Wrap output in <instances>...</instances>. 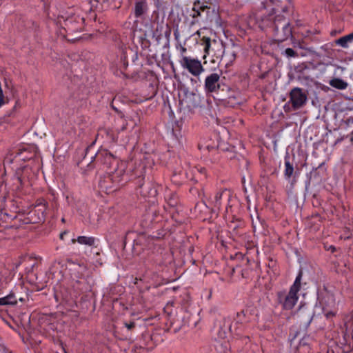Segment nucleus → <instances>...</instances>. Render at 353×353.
Returning <instances> with one entry per match:
<instances>
[{"label": "nucleus", "instance_id": "aec40b11", "mask_svg": "<svg viewBox=\"0 0 353 353\" xmlns=\"http://www.w3.org/2000/svg\"><path fill=\"white\" fill-rule=\"evenodd\" d=\"M222 195H223V192H216L215 194V195L214 196L212 202L214 203L215 207L219 208V206L221 205V200L222 198Z\"/></svg>", "mask_w": 353, "mask_h": 353}, {"label": "nucleus", "instance_id": "f3484780", "mask_svg": "<svg viewBox=\"0 0 353 353\" xmlns=\"http://www.w3.org/2000/svg\"><path fill=\"white\" fill-rule=\"evenodd\" d=\"M46 210L47 206L45 202L40 203L35 206L34 212H38L41 214V216H39V220H42L44 219Z\"/></svg>", "mask_w": 353, "mask_h": 353}, {"label": "nucleus", "instance_id": "2eb2a0df", "mask_svg": "<svg viewBox=\"0 0 353 353\" xmlns=\"http://www.w3.org/2000/svg\"><path fill=\"white\" fill-rule=\"evenodd\" d=\"M0 305H14L17 303V299L13 294H9L6 296L0 298Z\"/></svg>", "mask_w": 353, "mask_h": 353}, {"label": "nucleus", "instance_id": "6ab92c4d", "mask_svg": "<svg viewBox=\"0 0 353 353\" xmlns=\"http://www.w3.org/2000/svg\"><path fill=\"white\" fill-rule=\"evenodd\" d=\"M230 345L227 341L219 343L216 345V349L220 353H227V351L230 349Z\"/></svg>", "mask_w": 353, "mask_h": 353}, {"label": "nucleus", "instance_id": "cd10ccee", "mask_svg": "<svg viewBox=\"0 0 353 353\" xmlns=\"http://www.w3.org/2000/svg\"><path fill=\"white\" fill-rule=\"evenodd\" d=\"M196 34H198L199 36H200V31L199 30L196 31Z\"/></svg>", "mask_w": 353, "mask_h": 353}, {"label": "nucleus", "instance_id": "f03ea898", "mask_svg": "<svg viewBox=\"0 0 353 353\" xmlns=\"http://www.w3.org/2000/svg\"><path fill=\"white\" fill-rule=\"evenodd\" d=\"M203 41V45L204 46V58H205L206 54H210V52H213L214 55L217 58H223L226 57L228 56L230 57L229 61H232L235 59L236 57V53L235 52L232 51L230 54H225L224 53V46L221 41H219L216 40H212L209 37H203L201 39Z\"/></svg>", "mask_w": 353, "mask_h": 353}, {"label": "nucleus", "instance_id": "7ed1b4c3", "mask_svg": "<svg viewBox=\"0 0 353 353\" xmlns=\"http://www.w3.org/2000/svg\"><path fill=\"white\" fill-rule=\"evenodd\" d=\"M61 19L63 21V24L61 23V20L59 23L63 26V28L68 32H73L82 29L84 19L79 14L75 13L73 10L70 9L68 10L61 16Z\"/></svg>", "mask_w": 353, "mask_h": 353}, {"label": "nucleus", "instance_id": "423d86ee", "mask_svg": "<svg viewBox=\"0 0 353 353\" xmlns=\"http://www.w3.org/2000/svg\"><path fill=\"white\" fill-rule=\"evenodd\" d=\"M220 75L217 73H212L205 79V89L207 92H213L217 91L219 88Z\"/></svg>", "mask_w": 353, "mask_h": 353}, {"label": "nucleus", "instance_id": "bb28decb", "mask_svg": "<svg viewBox=\"0 0 353 353\" xmlns=\"http://www.w3.org/2000/svg\"><path fill=\"white\" fill-rule=\"evenodd\" d=\"M66 234H67V232H65H65H62V233L60 234V238H61V239H63V238H64V235H65Z\"/></svg>", "mask_w": 353, "mask_h": 353}, {"label": "nucleus", "instance_id": "20e7f679", "mask_svg": "<svg viewBox=\"0 0 353 353\" xmlns=\"http://www.w3.org/2000/svg\"><path fill=\"white\" fill-rule=\"evenodd\" d=\"M179 63L183 69L187 70L194 77H199L204 71L201 61L197 59L182 56Z\"/></svg>", "mask_w": 353, "mask_h": 353}, {"label": "nucleus", "instance_id": "ddd939ff", "mask_svg": "<svg viewBox=\"0 0 353 353\" xmlns=\"http://www.w3.org/2000/svg\"><path fill=\"white\" fill-rule=\"evenodd\" d=\"M353 41V32L342 37L336 41V43L343 48H347L348 43Z\"/></svg>", "mask_w": 353, "mask_h": 353}, {"label": "nucleus", "instance_id": "f257e3e1", "mask_svg": "<svg viewBox=\"0 0 353 353\" xmlns=\"http://www.w3.org/2000/svg\"><path fill=\"white\" fill-rule=\"evenodd\" d=\"M301 278L302 273L299 272L288 293L279 292L278 294L279 302L284 309L291 310L296 304L299 299L298 292L301 288Z\"/></svg>", "mask_w": 353, "mask_h": 353}, {"label": "nucleus", "instance_id": "6e6552de", "mask_svg": "<svg viewBox=\"0 0 353 353\" xmlns=\"http://www.w3.org/2000/svg\"><path fill=\"white\" fill-rule=\"evenodd\" d=\"M140 193L144 197L154 198L157 190L149 183H143L140 188Z\"/></svg>", "mask_w": 353, "mask_h": 353}, {"label": "nucleus", "instance_id": "a878e982", "mask_svg": "<svg viewBox=\"0 0 353 353\" xmlns=\"http://www.w3.org/2000/svg\"><path fill=\"white\" fill-rule=\"evenodd\" d=\"M186 51H187V50H186V48L185 47L181 46L180 48V52H181V57L184 56L183 54L186 52Z\"/></svg>", "mask_w": 353, "mask_h": 353}, {"label": "nucleus", "instance_id": "9d476101", "mask_svg": "<svg viewBox=\"0 0 353 353\" xmlns=\"http://www.w3.org/2000/svg\"><path fill=\"white\" fill-rule=\"evenodd\" d=\"M147 10V5L144 1H139L135 3L134 16L137 18L141 17Z\"/></svg>", "mask_w": 353, "mask_h": 353}, {"label": "nucleus", "instance_id": "5701e85b", "mask_svg": "<svg viewBox=\"0 0 353 353\" xmlns=\"http://www.w3.org/2000/svg\"><path fill=\"white\" fill-rule=\"evenodd\" d=\"M89 1H90V3L91 4L92 8L97 7V3L99 1V0H89Z\"/></svg>", "mask_w": 353, "mask_h": 353}, {"label": "nucleus", "instance_id": "412c9836", "mask_svg": "<svg viewBox=\"0 0 353 353\" xmlns=\"http://www.w3.org/2000/svg\"><path fill=\"white\" fill-rule=\"evenodd\" d=\"M285 53L286 56L289 57H294L295 54H296V52L292 48H287V49H285Z\"/></svg>", "mask_w": 353, "mask_h": 353}, {"label": "nucleus", "instance_id": "c85d7f7f", "mask_svg": "<svg viewBox=\"0 0 353 353\" xmlns=\"http://www.w3.org/2000/svg\"><path fill=\"white\" fill-rule=\"evenodd\" d=\"M97 157L99 159V153L97 154Z\"/></svg>", "mask_w": 353, "mask_h": 353}, {"label": "nucleus", "instance_id": "4468645a", "mask_svg": "<svg viewBox=\"0 0 353 353\" xmlns=\"http://www.w3.org/2000/svg\"><path fill=\"white\" fill-rule=\"evenodd\" d=\"M330 85L340 90H344L347 87V83L338 78L330 80Z\"/></svg>", "mask_w": 353, "mask_h": 353}, {"label": "nucleus", "instance_id": "f8f14e48", "mask_svg": "<svg viewBox=\"0 0 353 353\" xmlns=\"http://www.w3.org/2000/svg\"><path fill=\"white\" fill-rule=\"evenodd\" d=\"M75 242H78L79 243L82 245L92 246L94 245L95 239L92 236H80L77 239H72V243H74Z\"/></svg>", "mask_w": 353, "mask_h": 353}, {"label": "nucleus", "instance_id": "a211bd4d", "mask_svg": "<svg viewBox=\"0 0 353 353\" xmlns=\"http://www.w3.org/2000/svg\"><path fill=\"white\" fill-rule=\"evenodd\" d=\"M323 304L327 307H332L335 305V299L332 294H327L323 300Z\"/></svg>", "mask_w": 353, "mask_h": 353}, {"label": "nucleus", "instance_id": "393cba45", "mask_svg": "<svg viewBox=\"0 0 353 353\" xmlns=\"http://www.w3.org/2000/svg\"><path fill=\"white\" fill-rule=\"evenodd\" d=\"M325 314L327 318H330V316H334V313L333 312H325Z\"/></svg>", "mask_w": 353, "mask_h": 353}, {"label": "nucleus", "instance_id": "b1692460", "mask_svg": "<svg viewBox=\"0 0 353 353\" xmlns=\"http://www.w3.org/2000/svg\"><path fill=\"white\" fill-rule=\"evenodd\" d=\"M105 159L110 161V163L111 162V161L114 160L112 155L109 153H108L107 152H105Z\"/></svg>", "mask_w": 353, "mask_h": 353}, {"label": "nucleus", "instance_id": "1a4fd4ad", "mask_svg": "<svg viewBox=\"0 0 353 353\" xmlns=\"http://www.w3.org/2000/svg\"><path fill=\"white\" fill-rule=\"evenodd\" d=\"M208 7L203 3H201L200 1H196L194 3V6L192 8V13L190 14V16L192 18H196L201 16V12L204 11L205 9H208Z\"/></svg>", "mask_w": 353, "mask_h": 353}, {"label": "nucleus", "instance_id": "39448f33", "mask_svg": "<svg viewBox=\"0 0 353 353\" xmlns=\"http://www.w3.org/2000/svg\"><path fill=\"white\" fill-rule=\"evenodd\" d=\"M307 95L303 90L299 88H293L290 93V103L294 110L303 107L307 101Z\"/></svg>", "mask_w": 353, "mask_h": 353}, {"label": "nucleus", "instance_id": "dca6fc26", "mask_svg": "<svg viewBox=\"0 0 353 353\" xmlns=\"http://www.w3.org/2000/svg\"><path fill=\"white\" fill-rule=\"evenodd\" d=\"M294 173V168L288 160L285 161L284 175L286 179H290Z\"/></svg>", "mask_w": 353, "mask_h": 353}, {"label": "nucleus", "instance_id": "0eeeda50", "mask_svg": "<svg viewBox=\"0 0 353 353\" xmlns=\"http://www.w3.org/2000/svg\"><path fill=\"white\" fill-rule=\"evenodd\" d=\"M231 334V323L229 320H225L220 326L218 336L221 339H228Z\"/></svg>", "mask_w": 353, "mask_h": 353}, {"label": "nucleus", "instance_id": "9b49d317", "mask_svg": "<svg viewBox=\"0 0 353 353\" xmlns=\"http://www.w3.org/2000/svg\"><path fill=\"white\" fill-rule=\"evenodd\" d=\"M114 181L115 182H119V180L118 179L117 175L116 174H113L112 175H108L105 176L103 180H101L99 182V185L101 189L108 190L111 188V186L109 185L108 183L110 181Z\"/></svg>", "mask_w": 353, "mask_h": 353}, {"label": "nucleus", "instance_id": "4be33fe9", "mask_svg": "<svg viewBox=\"0 0 353 353\" xmlns=\"http://www.w3.org/2000/svg\"><path fill=\"white\" fill-rule=\"evenodd\" d=\"M124 325H125V327L129 330H130L131 329H132L134 327V322H131L130 323H125Z\"/></svg>", "mask_w": 353, "mask_h": 353}]
</instances>
